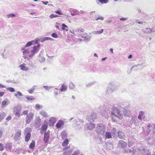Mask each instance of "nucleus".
Segmentation results:
<instances>
[{
    "label": "nucleus",
    "mask_w": 155,
    "mask_h": 155,
    "mask_svg": "<svg viewBox=\"0 0 155 155\" xmlns=\"http://www.w3.org/2000/svg\"><path fill=\"white\" fill-rule=\"evenodd\" d=\"M39 48V38H37L28 41L25 47L22 48L23 57L25 58L32 57L36 53Z\"/></svg>",
    "instance_id": "obj_1"
},
{
    "label": "nucleus",
    "mask_w": 155,
    "mask_h": 155,
    "mask_svg": "<svg viewBox=\"0 0 155 155\" xmlns=\"http://www.w3.org/2000/svg\"><path fill=\"white\" fill-rule=\"evenodd\" d=\"M144 132L146 140L149 144H152L155 142V138L153 135H155V124H148L146 127V129L142 127Z\"/></svg>",
    "instance_id": "obj_2"
},
{
    "label": "nucleus",
    "mask_w": 155,
    "mask_h": 155,
    "mask_svg": "<svg viewBox=\"0 0 155 155\" xmlns=\"http://www.w3.org/2000/svg\"><path fill=\"white\" fill-rule=\"evenodd\" d=\"M105 107H100V108L103 110L100 111L101 114L104 116L106 118L108 117L109 115L113 119V117H116L120 119H122L123 117L124 114L122 111L116 107H114L110 109L109 108H106L105 110Z\"/></svg>",
    "instance_id": "obj_3"
},
{
    "label": "nucleus",
    "mask_w": 155,
    "mask_h": 155,
    "mask_svg": "<svg viewBox=\"0 0 155 155\" xmlns=\"http://www.w3.org/2000/svg\"><path fill=\"white\" fill-rule=\"evenodd\" d=\"M73 126L75 128L76 130H79L82 128L83 121L80 119H77L74 120L73 121Z\"/></svg>",
    "instance_id": "obj_4"
},
{
    "label": "nucleus",
    "mask_w": 155,
    "mask_h": 155,
    "mask_svg": "<svg viewBox=\"0 0 155 155\" xmlns=\"http://www.w3.org/2000/svg\"><path fill=\"white\" fill-rule=\"evenodd\" d=\"M96 131L99 135L104 136V133L105 131V128L104 126L102 124H98L96 128Z\"/></svg>",
    "instance_id": "obj_5"
},
{
    "label": "nucleus",
    "mask_w": 155,
    "mask_h": 155,
    "mask_svg": "<svg viewBox=\"0 0 155 155\" xmlns=\"http://www.w3.org/2000/svg\"><path fill=\"white\" fill-rule=\"evenodd\" d=\"M117 89L116 85L113 83H111L107 88L106 92V94H109L113 93Z\"/></svg>",
    "instance_id": "obj_6"
},
{
    "label": "nucleus",
    "mask_w": 155,
    "mask_h": 155,
    "mask_svg": "<svg viewBox=\"0 0 155 155\" xmlns=\"http://www.w3.org/2000/svg\"><path fill=\"white\" fill-rule=\"evenodd\" d=\"M21 107L20 106H18L14 107L13 109V114L15 115L14 119L17 120L18 119L20 116V113L21 112Z\"/></svg>",
    "instance_id": "obj_7"
},
{
    "label": "nucleus",
    "mask_w": 155,
    "mask_h": 155,
    "mask_svg": "<svg viewBox=\"0 0 155 155\" xmlns=\"http://www.w3.org/2000/svg\"><path fill=\"white\" fill-rule=\"evenodd\" d=\"M97 115L96 113L92 112L88 114L87 117V120L90 121H93L97 118Z\"/></svg>",
    "instance_id": "obj_8"
},
{
    "label": "nucleus",
    "mask_w": 155,
    "mask_h": 155,
    "mask_svg": "<svg viewBox=\"0 0 155 155\" xmlns=\"http://www.w3.org/2000/svg\"><path fill=\"white\" fill-rule=\"evenodd\" d=\"M34 115L33 113L31 112L29 113L27 115L25 121L27 124H29L33 118Z\"/></svg>",
    "instance_id": "obj_9"
},
{
    "label": "nucleus",
    "mask_w": 155,
    "mask_h": 155,
    "mask_svg": "<svg viewBox=\"0 0 155 155\" xmlns=\"http://www.w3.org/2000/svg\"><path fill=\"white\" fill-rule=\"evenodd\" d=\"M21 134V131L20 130H17L14 137V139L15 141L19 140Z\"/></svg>",
    "instance_id": "obj_10"
},
{
    "label": "nucleus",
    "mask_w": 155,
    "mask_h": 155,
    "mask_svg": "<svg viewBox=\"0 0 155 155\" xmlns=\"http://www.w3.org/2000/svg\"><path fill=\"white\" fill-rule=\"evenodd\" d=\"M50 131L48 130L47 132H45L44 134L43 141L45 143H47L50 137Z\"/></svg>",
    "instance_id": "obj_11"
},
{
    "label": "nucleus",
    "mask_w": 155,
    "mask_h": 155,
    "mask_svg": "<svg viewBox=\"0 0 155 155\" xmlns=\"http://www.w3.org/2000/svg\"><path fill=\"white\" fill-rule=\"evenodd\" d=\"M127 146V144L126 142L123 140H120L119 142L117 147L119 148H124L126 147Z\"/></svg>",
    "instance_id": "obj_12"
},
{
    "label": "nucleus",
    "mask_w": 155,
    "mask_h": 155,
    "mask_svg": "<svg viewBox=\"0 0 155 155\" xmlns=\"http://www.w3.org/2000/svg\"><path fill=\"white\" fill-rule=\"evenodd\" d=\"M142 153H143L144 155H155V150H153L151 154L148 149H143Z\"/></svg>",
    "instance_id": "obj_13"
},
{
    "label": "nucleus",
    "mask_w": 155,
    "mask_h": 155,
    "mask_svg": "<svg viewBox=\"0 0 155 155\" xmlns=\"http://www.w3.org/2000/svg\"><path fill=\"white\" fill-rule=\"evenodd\" d=\"M143 68L144 66L143 65V64H138L137 65H135L132 66L130 70H132L134 68L135 70H137L138 69L141 70Z\"/></svg>",
    "instance_id": "obj_14"
},
{
    "label": "nucleus",
    "mask_w": 155,
    "mask_h": 155,
    "mask_svg": "<svg viewBox=\"0 0 155 155\" xmlns=\"http://www.w3.org/2000/svg\"><path fill=\"white\" fill-rule=\"evenodd\" d=\"M83 29H82L81 30L77 29L73 32H71V33L76 36H78V37H81V35H83L82 34V33L83 32Z\"/></svg>",
    "instance_id": "obj_15"
},
{
    "label": "nucleus",
    "mask_w": 155,
    "mask_h": 155,
    "mask_svg": "<svg viewBox=\"0 0 155 155\" xmlns=\"http://www.w3.org/2000/svg\"><path fill=\"white\" fill-rule=\"evenodd\" d=\"M145 114L144 112L143 111H140L138 116V119L140 121H142L143 119L145 118Z\"/></svg>",
    "instance_id": "obj_16"
},
{
    "label": "nucleus",
    "mask_w": 155,
    "mask_h": 155,
    "mask_svg": "<svg viewBox=\"0 0 155 155\" xmlns=\"http://www.w3.org/2000/svg\"><path fill=\"white\" fill-rule=\"evenodd\" d=\"M64 126V121L60 120H58L56 123V126L57 128L59 129Z\"/></svg>",
    "instance_id": "obj_17"
},
{
    "label": "nucleus",
    "mask_w": 155,
    "mask_h": 155,
    "mask_svg": "<svg viewBox=\"0 0 155 155\" xmlns=\"http://www.w3.org/2000/svg\"><path fill=\"white\" fill-rule=\"evenodd\" d=\"M134 147H132V150H131V149H124L123 150V153H132V154H134L135 152V151L134 150Z\"/></svg>",
    "instance_id": "obj_18"
},
{
    "label": "nucleus",
    "mask_w": 155,
    "mask_h": 155,
    "mask_svg": "<svg viewBox=\"0 0 155 155\" xmlns=\"http://www.w3.org/2000/svg\"><path fill=\"white\" fill-rule=\"evenodd\" d=\"M139 121L137 118L134 116H132L130 120V124H135L139 123Z\"/></svg>",
    "instance_id": "obj_19"
},
{
    "label": "nucleus",
    "mask_w": 155,
    "mask_h": 155,
    "mask_svg": "<svg viewBox=\"0 0 155 155\" xmlns=\"http://www.w3.org/2000/svg\"><path fill=\"white\" fill-rule=\"evenodd\" d=\"M118 137L120 139L125 140L126 137L124 134L121 131H118L117 132Z\"/></svg>",
    "instance_id": "obj_20"
},
{
    "label": "nucleus",
    "mask_w": 155,
    "mask_h": 155,
    "mask_svg": "<svg viewBox=\"0 0 155 155\" xmlns=\"http://www.w3.org/2000/svg\"><path fill=\"white\" fill-rule=\"evenodd\" d=\"M48 127L47 124H44L41 126V128L40 133L42 134L44 132H46Z\"/></svg>",
    "instance_id": "obj_21"
},
{
    "label": "nucleus",
    "mask_w": 155,
    "mask_h": 155,
    "mask_svg": "<svg viewBox=\"0 0 155 155\" xmlns=\"http://www.w3.org/2000/svg\"><path fill=\"white\" fill-rule=\"evenodd\" d=\"M56 120L54 117H51L49 120V125L50 126L53 125L56 123Z\"/></svg>",
    "instance_id": "obj_22"
},
{
    "label": "nucleus",
    "mask_w": 155,
    "mask_h": 155,
    "mask_svg": "<svg viewBox=\"0 0 155 155\" xmlns=\"http://www.w3.org/2000/svg\"><path fill=\"white\" fill-rule=\"evenodd\" d=\"M123 113L124 115L126 117H129L131 115L130 111L128 109L124 108Z\"/></svg>",
    "instance_id": "obj_23"
},
{
    "label": "nucleus",
    "mask_w": 155,
    "mask_h": 155,
    "mask_svg": "<svg viewBox=\"0 0 155 155\" xmlns=\"http://www.w3.org/2000/svg\"><path fill=\"white\" fill-rule=\"evenodd\" d=\"M87 34L85 33L83 35H81V37L83 38L84 41L88 42L90 40L91 38L90 37H87Z\"/></svg>",
    "instance_id": "obj_24"
},
{
    "label": "nucleus",
    "mask_w": 155,
    "mask_h": 155,
    "mask_svg": "<svg viewBox=\"0 0 155 155\" xmlns=\"http://www.w3.org/2000/svg\"><path fill=\"white\" fill-rule=\"evenodd\" d=\"M39 114L44 118L48 117L49 116L47 113L44 110H42L39 112Z\"/></svg>",
    "instance_id": "obj_25"
},
{
    "label": "nucleus",
    "mask_w": 155,
    "mask_h": 155,
    "mask_svg": "<svg viewBox=\"0 0 155 155\" xmlns=\"http://www.w3.org/2000/svg\"><path fill=\"white\" fill-rule=\"evenodd\" d=\"M95 127V124L94 123H90L87 124V127L89 130L94 129Z\"/></svg>",
    "instance_id": "obj_26"
},
{
    "label": "nucleus",
    "mask_w": 155,
    "mask_h": 155,
    "mask_svg": "<svg viewBox=\"0 0 155 155\" xmlns=\"http://www.w3.org/2000/svg\"><path fill=\"white\" fill-rule=\"evenodd\" d=\"M25 135V141L27 142L29 141L31 137V134L29 133L24 134Z\"/></svg>",
    "instance_id": "obj_27"
},
{
    "label": "nucleus",
    "mask_w": 155,
    "mask_h": 155,
    "mask_svg": "<svg viewBox=\"0 0 155 155\" xmlns=\"http://www.w3.org/2000/svg\"><path fill=\"white\" fill-rule=\"evenodd\" d=\"M71 15L74 16L75 15H79V12L76 9H73L71 11Z\"/></svg>",
    "instance_id": "obj_28"
},
{
    "label": "nucleus",
    "mask_w": 155,
    "mask_h": 155,
    "mask_svg": "<svg viewBox=\"0 0 155 155\" xmlns=\"http://www.w3.org/2000/svg\"><path fill=\"white\" fill-rule=\"evenodd\" d=\"M61 87V88L60 89V91L61 92L65 91L67 90L68 88L67 86L64 84H63Z\"/></svg>",
    "instance_id": "obj_29"
},
{
    "label": "nucleus",
    "mask_w": 155,
    "mask_h": 155,
    "mask_svg": "<svg viewBox=\"0 0 155 155\" xmlns=\"http://www.w3.org/2000/svg\"><path fill=\"white\" fill-rule=\"evenodd\" d=\"M25 64L24 63L22 64H21L19 66V67L21 70L23 71H27L28 70V68L25 65Z\"/></svg>",
    "instance_id": "obj_30"
},
{
    "label": "nucleus",
    "mask_w": 155,
    "mask_h": 155,
    "mask_svg": "<svg viewBox=\"0 0 155 155\" xmlns=\"http://www.w3.org/2000/svg\"><path fill=\"white\" fill-rule=\"evenodd\" d=\"M14 95L17 98L21 100V98L19 97V96H22V94L21 92L18 91L17 93H14Z\"/></svg>",
    "instance_id": "obj_31"
},
{
    "label": "nucleus",
    "mask_w": 155,
    "mask_h": 155,
    "mask_svg": "<svg viewBox=\"0 0 155 155\" xmlns=\"http://www.w3.org/2000/svg\"><path fill=\"white\" fill-rule=\"evenodd\" d=\"M106 139H109L111 138L112 135L110 132H106L104 135Z\"/></svg>",
    "instance_id": "obj_32"
},
{
    "label": "nucleus",
    "mask_w": 155,
    "mask_h": 155,
    "mask_svg": "<svg viewBox=\"0 0 155 155\" xmlns=\"http://www.w3.org/2000/svg\"><path fill=\"white\" fill-rule=\"evenodd\" d=\"M152 29L150 28H145L143 31V32L146 33H148L149 34L152 31H153Z\"/></svg>",
    "instance_id": "obj_33"
},
{
    "label": "nucleus",
    "mask_w": 155,
    "mask_h": 155,
    "mask_svg": "<svg viewBox=\"0 0 155 155\" xmlns=\"http://www.w3.org/2000/svg\"><path fill=\"white\" fill-rule=\"evenodd\" d=\"M6 116V114L5 112H2L0 114V122Z\"/></svg>",
    "instance_id": "obj_34"
},
{
    "label": "nucleus",
    "mask_w": 155,
    "mask_h": 155,
    "mask_svg": "<svg viewBox=\"0 0 155 155\" xmlns=\"http://www.w3.org/2000/svg\"><path fill=\"white\" fill-rule=\"evenodd\" d=\"M35 143L34 140H32L31 142L30 143L29 145V147L31 149H34L35 147Z\"/></svg>",
    "instance_id": "obj_35"
},
{
    "label": "nucleus",
    "mask_w": 155,
    "mask_h": 155,
    "mask_svg": "<svg viewBox=\"0 0 155 155\" xmlns=\"http://www.w3.org/2000/svg\"><path fill=\"white\" fill-rule=\"evenodd\" d=\"M69 143V141L68 139H66L62 143V146L63 147H65L68 145Z\"/></svg>",
    "instance_id": "obj_36"
},
{
    "label": "nucleus",
    "mask_w": 155,
    "mask_h": 155,
    "mask_svg": "<svg viewBox=\"0 0 155 155\" xmlns=\"http://www.w3.org/2000/svg\"><path fill=\"white\" fill-rule=\"evenodd\" d=\"M104 31V29H102L100 31H95L93 32V34L96 35H99L101 34Z\"/></svg>",
    "instance_id": "obj_37"
},
{
    "label": "nucleus",
    "mask_w": 155,
    "mask_h": 155,
    "mask_svg": "<svg viewBox=\"0 0 155 155\" xmlns=\"http://www.w3.org/2000/svg\"><path fill=\"white\" fill-rule=\"evenodd\" d=\"M61 134L62 139H64L67 137V134L65 132H62Z\"/></svg>",
    "instance_id": "obj_38"
},
{
    "label": "nucleus",
    "mask_w": 155,
    "mask_h": 155,
    "mask_svg": "<svg viewBox=\"0 0 155 155\" xmlns=\"http://www.w3.org/2000/svg\"><path fill=\"white\" fill-rule=\"evenodd\" d=\"M34 126L36 128L39 127V119H38V117L35 121Z\"/></svg>",
    "instance_id": "obj_39"
},
{
    "label": "nucleus",
    "mask_w": 155,
    "mask_h": 155,
    "mask_svg": "<svg viewBox=\"0 0 155 155\" xmlns=\"http://www.w3.org/2000/svg\"><path fill=\"white\" fill-rule=\"evenodd\" d=\"M62 29L63 30H65L66 31H68V26L64 24H62Z\"/></svg>",
    "instance_id": "obj_40"
},
{
    "label": "nucleus",
    "mask_w": 155,
    "mask_h": 155,
    "mask_svg": "<svg viewBox=\"0 0 155 155\" xmlns=\"http://www.w3.org/2000/svg\"><path fill=\"white\" fill-rule=\"evenodd\" d=\"M31 128L30 127H27L25 129V134L29 133L31 134Z\"/></svg>",
    "instance_id": "obj_41"
},
{
    "label": "nucleus",
    "mask_w": 155,
    "mask_h": 155,
    "mask_svg": "<svg viewBox=\"0 0 155 155\" xmlns=\"http://www.w3.org/2000/svg\"><path fill=\"white\" fill-rule=\"evenodd\" d=\"M75 87V85L73 83L71 82L69 84V88L70 89H73Z\"/></svg>",
    "instance_id": "obj_42"
},
{
    "label": "nucleus",
    "mask_w": 155,
    "mask_h": 155,
    "mask_svg": "<svg viewBox=\"0 0 155 155\" xmlns=\"http://www.w3.org/2000/svg\"><path fill=\"white\" fill-rule=\"evenodd\" d=\"M7 17L8 18H13L16 16L13 13H11L6 15Z\"/></svg>",
    "instance_id": "obj_43"
},
{
    "label": "nucleus",
    "mask_w": 155,
    "mask_h": 155,
    "mask_svg": "<svg viewBox=\"0 0 155 155\" xmlns=\"http://www.w3.org/2000/svg\"><path fill=\"white\" fill-rule=\"evenodd\" d=\"M98 1L101 4H106L109 2V0H98Z\"/></svg>",
    "instance_id": "obj_44"
},
{
    "label": "nucleus",
    "mask_w": 155,
    "mask_h": 155,
    "mask_svg": "<svg viewBox=\"0 0 155 155\" xmlns=\"http://www.w3.org/2000/svg\"><path fill=\"white\" fill-rule=\"evenodd\" d=\"M7 90L11 92H14L15 91V90L14 88L12 87H8Z\"/></svg>",
    "instance_id": "obj_45"
},
{
    "label": "nucleus",
    "mask_w": 155,
    "mask_h": 155,
    "mask_svg": "<svg viewBox=\"0 0 155 155\" xmlns=\"http://www.w3.org/2000/svg\"><path fill=\"white\" fill-rule=\"evenodd\" d=\"M45 58L42 56L41 55H39V61L40 62H42L44 61L45 60Z\"/></svg>",
    "instance_id": "obj_46"
},
{
    "label": "nucleus",
    "mask_w": 155,
    "mask_h": 155,
    "mask_svg": "<svg viewBox=\"0 0 155 155\" xmlns=\"http://www.w3.org/2000/svg\"><path fill=\"white\" fill-rule=\"evenodd\" d=\"M48 37H46L44 38H41L39 39V41H40L41 42L43 43L44 42L48 40Z\"/></svg>",
    "instance_id": "obj_47"
},
{
    "label": "nucleus",
    "mask_w": 155,
    "mask_h": 155,
    "mask_svg": "<svg viewBox=\"0 0 155 155\" xmlns=\"http://www.w3.org/2000/svg\"><path fill=\"white\" fill-rule=\"evenodd\" d=\"M25 98L28 100H32L34 99V97L31 96H26Z\"/></svg>",
    "instance_id": "obj_48"
},
{
    "label": "nucleus",
    "mask_w": 155,
    "mask_h": 155,
    "mask_svg": "<svg viewBox=\"0 0 155 155\" xmlns=\"http://www.w3.org/2000/svg\"><path fill=\"white\" fill-rule=\"evenodd\" d=\"M8 103H7L5 101H3L2 102V106L3 107H5L8 104Z\"/></svg>",
    "instance_id": "obj_49"
},
{
    "label": "nucleus",
    "mask_w": 155,
    "mask_h": 155,
    "mask_svg": "<svg viewBox=\"0 0 155 155\" xmlns=\"http://www.w3.org/2000/svg\"><path fill=\"white\" fill-rule=\"evenodd\" d=\"M111 132L112 134V135L113 136H114L115 135H114L116 134L117 133L116 129L115 128H114L112 130Z\"/></svg>",
    "instance_id": "obj_50"
},
{
    "label": "nucleus",
    "mask_w": 155,
    "mask_h": 155,
    "mask_svg": "<svg viewBox=\"0 0 155 155\" xmlns=\"http://www.w3.org/2000/svg\"><path fill=\"white\" fill-rule=\"evenodd\" d=\"M59 17V16L57 15H54V14H51L49 16V17L50 19H52L54 18H56Z\"/></svg>",
    "instance_id": "obj_51"
},
{
    "label": "nucleus",
    "mask_w": 155,
    "mask_h": 155,
    "mask_svg": "<svg viewBox=\"0 0 155 155\" xmlns=\"http://www.w3.org/2000/svg\"><path fill=\"white\" fill-rule=\"evenodd\" d=\"M35 86H33V87L31 88L30 90L28 91V92L30 94L32 93L34 91L35 89Z\"/></svg>",
    "instance_id": "obj_52"
},
{
    "label": "nucleus",
    "mask_w": 155,
    "mask_h": 155,
    "mask_svg": "<svg viewBox=\"0 0 155 155\" xmlns=\"http://www.w3.org/2000/svg\"><path fill=\"white\" fill-rule=\"evenodd\" d=\"M43 87L45 88V89H46L48 91L49 90H50L51 88L53 87L52 86H43Z\"/></svg>",
    "instance_id": "obj_53"
},
{
    "label": "nucleus",
    "mask_w": 155,
    "mask_h": 155,
    "mask_svg": "<svg viewBox=\"0 0 155 155\" xmlns=\"http://www.w3.org/2000/svg\"><path fill=\"white\" fill-rule=\"evenodd\" d=\"M55 12L59 15H62L63 13L61 10H58L55 11Z\"/></svg>",
    "instance_id": "obj_54"
},
{
    "label": "nucleus",
    "mask_w": 155,
    "mask_h": 155,
    "mask_svg": "<svg viewBox=\"0 0 155 155\" xmlns=\"http://www.w3.org/2000/svg\"><path fill=\"white\" fill-rule=\"evenodd\" d=\"M51 36L55 38H58V35L55 33H53L51 35Z\"/></svg>",
    "instance_id": "obj_55"
},
{
    "label": "nucleus",
    "mask_w": 155,
    "mask_h": 155,
    "mask_svg": "<svg viewBox=\"0 0 155 155\" xmlns=\"http://www.w3.org/2000/svg\"><path fill=\"white\" fill-rule=\"evenodd\" d=\"M29 111L28 110H25L23 111L22 113L21 114V115H27L28 114Z\"/></svg>",
    "instance_id": "obj_56"
},
{
    "label": "nucleus",
    "mask_w": 155,
    "mask_h": 155,
    "mask_svg": "<svg viewBox=\"0 0 155 155\" xmlns=\"http://www.w3.org/2000/svg\"><path fill=\"white\" fill-rule=\"evenodd\" d=\"M4 149L3 144L0 143V151H2Z\"/></svg>",
    "instance_id": "obj_57"
},
{
    "label": "nucleus",
    "mask_w": 155,
    "mask_h": 155,
    "mask_svg": "<svg viewBox=\"0 0 155 155\" xmlns=\"http://www.w3.org/2000/svg\"><path fill=\"white\" fill-rule=\"evenodd\" d=\"M34 155H38V150L37 149H35L33 153Z\"/></svg>",
    "instance_id": "obj_58"
},
{
    "label": "nucleus",
    "mask_w": 155,
    "mask_h": 155,
    "mask_svg": "<svg viewBox=\"0 0 155 155\" xmlns=\"http://www.w3.org/2000/svg\"><path fill=\"white\" fill-rule=\"evenodd\" d=\"M104 19V18L103 17H99L98 18H97L95 19V20L96 21H97L98 20H103Z\"/></svg>",
    "instance_id": "obj_59"
},
{
    "label": "nucleus",
    "mask_w": 155,
    "mask_h": 155,
    "mask_svg": "<svg viewBox=\"0 0 155 155\" xmlns=\"http://www.w3.org/2000/svg\"><path fill=\"white\" fill-rule=\"evenodd\" d=\"M133 143L132 141H130L128 143V146L129 147H131L133 145Z\"/></svg>",
    "instance_id": "obj_60"
},
{
    "label": "nucleus",
    "mask_w": 155,
    "mask_h": 155,
    "mask_svg": "<svg viewBox=\"0 0 155 155\" xmlns=\"http://www.w3.org/2000/svg\"><path fill=\"white\" fill-rule=\"evenodd\" d=\"M11 145L10 143H8L6 145V147L8 148H10L11 147Z\"/></svg>",
    "instance_id": "obj_61"
},
{
    "label": "nucleus",
    "mask_w": 155,
    "mask_h": 155,
    "mask_svg": "<svg viewBox=\"0 0 155 155\" xmlns=\"http://www.w3.org/2000/svg\"><path fill=\"white\" fill-rule=\"evenodd\" d=\"M74 152V153H75L76 154H77V155H78L80 154V151L79 150H76Z\"/></svg>",
    "instance_id": "obj_62"
},
{
    "label": "nucleus",
    "mask_w": 155,
    "mask_h": 155,
    "mask_svg": "<svg viewBox=\"0 0 155 155\" xmlns=\"http://www.w3.org/2000/svg\"><path fill=\"white\" fill-rule=\"evenodd\" d=\"M11 116H9L6 118V120H11Z\"/></svg>",
    "instance_id": "obj_63"
},
{
    "label": "nucleus",
    "mask_w": 155,
    "mask_h": 155,
    "mask_svg": "<svg viewBox=\"0 0 155 155\" xmlns=\"http://www.w3.org/2000/svg\"><path fill=\"white\" fill-rule=\"evenodd\" d=\"M41 2H42L43 4L45 5H47V4L48 3V1H41Z\"/></svg>",
    "instance_id": "obj_64"
}]
</instances>
